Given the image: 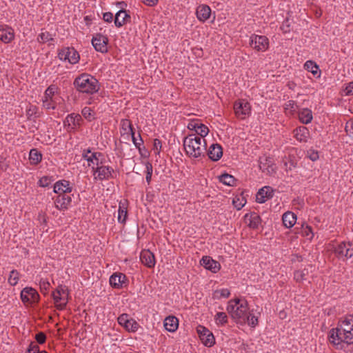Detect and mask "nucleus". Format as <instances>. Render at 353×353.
I'll return each mask as SVG.
<instances>
[{"instance_id":"nucleus-1","label":"nucleus","mask_w":353,"mask_h":353,"mask_svg":"<svg viewBox=\"0 0 353 353\" xmlns=\"http://www.w3.org/2000/svg\"><path fill=\"white\" fill-rule=\"evenodd\" d=\"M329 341L336 349L342 350L345 345L353 343V317L345 318L329 333Z\"/></svg>"},{"instance_id":"nucleus-2","label":"nucleus","mask_w":353,"mask_h":353,"mask_svg":"<svg viewBox=\"0 0 353 353\" xmlns=\"http://www.w3.org/2000/svg\"><path fill=\"white\" fill-rule=\"evenodd\" d=\"M183 147L186 154L190 157H205L206 141L196 134H189L183 140Z\"/></svg>"},{"instance_id":"nucleus-3","label":"nucleus","mask_w":353,"mask_h":353,"mask_svg":"<svg viewBox=\"0 0 353 353\" xmlns=\"http://www.w3.org/2000/svg\"><path fill=\"white\" fill-rule=\"evenodd\" d=\"M227 311L236 323L245 324V316L248 312L246 300L238 298L230 300L227 306Z\"/></svg>"},{"instance_id":"nucleus-4","label":"nucleus","mask_w":353,"mask_h":353,"mask_svg":"<svg viewBox=\"0 0 353 353\" xmlns=\"http://www.w3.org/2000/svg\"><path fill=\"white\" fill-rule=\"evenodd\" d=\"M73 85L79 92L89 94L97 92L99 89L98 80L86 73H83L76 77Z\"/></svg>"},{"instance_id":"nucleus-5","label":"nucleus","mask_w":353,"mask_h":353,"mask_svg":"<svg viewBox=\"0 0 353 353\" xmlns=\"http://www.w3.org/2000/svg\"><path fill=\"white\" fill-rule=\"evenodd\" d=\"M102 163V161H97L95 163L97 166L96 168H92L93 174L95 175L97 174V176H95L94 179L99 181L114 179L116 177V176H114V170L110 166L103 165Z\"/></svg>"},{"instance_id":"nucleus-6","label":"nucleus","mask_w":353,"mask_h":353,"mask_svg":"<svg viewBox=\"0 0 353 353\" xmlns=\"http://www.w3.org/2000/svg\"><path fill=\"white\" fill-rule=\"evenodd\" d=\"M68 288H55L52 292V296L58 310L65 309L69 299Z\"/></svg>"},{"instance_id":"nucleus-7","label":"nucleus","mask_w":353,"mask_h":353,"mask_svg":"<svg viewBox=\"0 0 353 353\" xmlns=\"http://www.w3.org/2000/svg\"><path fill=\"white\" fill-rule=\"evenodd\" d=\"M334 253L339 259H348L353 256V243L350 241L341 242L334 248Z\"/></svg>"},{"instance_id":"nucleus-8","label":"nucleus","mask_w":353,"mask_h":353,"mask_svg":"<svg viewBox=\"0 0 353 353\" xmlns=\"http://www.w3.org/2000/svg\"><path fill=\"white\" fill-rule=\"evenodd\" d=\"M58 57L62 61H68L71 64L77 63L80 56L73 47L63 48L59 51Z\"/></svg>"},{"instance_id":"nucleus-9","label":"nucleus","mask_w":353,"mask_h":353,"mask_svg":"<svg viewBox=\"0 0 353 353\" xmlns=\"http://www.w3.org/2000/svg\"><path fill=\"white\" fill-rule=\"evenodd\" d=\"M121 128L124 134H130L133 143L141 153V145L143 144V140L141 134H139V137H140V143H136L135 130L133 128L131 121L129 119H122L121 121Z\"/></svg>"},{"instance_id":"nucleus-10","label":"nucleus","mask_w":353,"mask_h":353,"mask_svg":"<svg viewBox=\"0 0 353 353\" xmlns=\"http://www.w3.org/2000/svg\"><path fill=\"white\" fill-rule=\"evenodd\" d=\"M250 46L257 51H265L269 46V40L263 35L252 34L250 39Z\"/></svg>"},{"instance_id":"nucleus-11","label":"nucleus","mask_w":353,"mask_h":353,"mask_svg":"<svg viewBox=\"0 0 353 353\" xmlns=\"http://www.w3.org/2000/svg\"><path fill=\"white\" fill-rule=\"evenodd\" d=\"M196 332L199 337L204 345L212 347L215 343V339L212 332L203 325H198Z\"/></svg>"},{"instance_id":"nucleus-12","label":"nucleus","mask_w":353,"mask_h":353,"mask_svg":"<svg viewBox=\"0 0 353 353\" xmlns=\"http://www.w3.org/2000/svg\"><path fill=\"white\" fill-rule=\"evenodd\" d=\"M117 321L128 332H135L139 327V324L132 318H130L129 314L126 313L121 314Z\"/></svg>"},{"instance_id":"nucleus-13","label":"nucleus","mask_w":353,"mask_h":353,"mask_svg":"<svg viewBox=\"0 0 353 353\" xmlns=\"http://www.w3.org/2000/svg\"><path fill=\"white\" fill-rule=\"evenodd\" d=\"M21 299L25 305L36 303L39 300V295L36 288H23L21 291Z\"/></svg>"},{"instance_id":"nucleus-14","label":"nucleus","mask_w":353,"mask_h":353,"mask_svg":"<svg viewBox=\"0 0 353 353\" xmlns=\"http://www.w3.org/2000/svg\"><path fill=\"white\" fill-rule=\"evenodd\" d=\"M82 121L80 114L72 113L66 117L63 121V125L68 132H72L74 131L76 127H80Z\"/></svg>"},{"instance_id":"nucleus-15","label":"nucleus","mask_w":353,"mask_h":353,"mask_svg":"<svg viewBox=\"0 0 353 353\" xmlns=\"http://www.w3.org/2000/svg\"><path fill=\"white\" fill-rule=\"evenodd\" d=\"M234 110L236 116L241 119H243L247 115L250 114L251 106L248 101H245V100H239L235 101L234 104Z\"/></svg>"},{"instance_id":"nucleus-16","label":"nucleus","mask_w":353,"mask_h":353,"mask_svg":"<svg viewBox=\"0 0 353 353\" xmlns=\"http://www.w3.org/2000/svg\"><path fill=\"white\" fill-rule=\"evenodd\" d=\"M108 38L101 33L96 34L92 39V44L94 49L101 53L108 52L107 44Z\"/></svg>"},{"instance_id":"nucleus-17","label":"nucleus","mask_w":353,"mask_h":353,"mask_svg":"<svg viewBox=\"0 0 353 353\" xmlns=\"http://www.w3.org/2000/svg\"><path fill=\"white\" fill-rule=\"evenodd\" d=\"M69 193H61L58 194L55 200V207L59 210H67L72 203V197L68 195Z\"/></svg>"},{"instance_id":"nucleus-18","label":"nucleus","mask_w":353,"mask_h":353,"mask_svg":"<svg viewBox=\"0 0 353 353\" xmlns=\"http://www.w3.org/2000/svg\"><path fill=\"white\" fill-rule=\"evenodd\" d=\"M274 190L270 186H265L259 189L256 195V201L259 203H263L268 199H270L274 196Z\"/></svg>"},{"instance_id":"nucleus-19","label":"nucleus","mask_w":353,"mask_h":353,"mask_svg":"<svg viewBox=\"0 0 353 353\" xmlns=\"http://www.w3.org/2000/svg\"><path fill=\"white\" fill-rule=\"evenodd\" d=\"M205 154L212 161H217L223 156V148L219 143H212L208 150L206 149Z\"/></svg>"},{"instance_id":"nucleus-20","label":"nucleus","mask_w":353,"mask_h":353,"mask_svg":"<svg viewBox=\"0 0 353 353\" xmlns=\"http://www.w3.org/2000/svg\"><path fill=\"white\" fill-rule=\"evenodd\" d=\"M129 11L124 8L120 9L115 14L114 25L117 28H121L127 23L130 22L131 17Z\"/></svg>"},{"instance_id":"nucleus-21","label":"nucleus","mask_w":353,"mask_h":353,"mask_svg":"<svg viewBox=\"0 0 353 353\" xmlns=\"http://www.w3.org/2000/svg\"><path fill=\"white\" fill-rule=\"evenodd\" d=\"M201 265H203L206 270L211 271L212 272H217L220 268V263L214 260L210 256H204L201 260Z\"/></svg>"},{"instance_id":"nucleus-22","label":"nucleus","mask_w":353,"mask_h":353,"mask_svg":"<svg viewBox=\"0 0 353 353\" xmlns=\"http://www.w3.org/2000/svg\"><path fill=\"white\" fill-rule=\"evenodd\" d=\"M140 259L141 263L149 268H153L156 263L154 254L149 250H143L141 251Z\"/></svg>"},{"instance_id":"nucleus-23","label":"nucleus","mask_w":353,"mask_h":353,"mask_svg":"<svg viewBox=\"0 0 353 353\" xmlns=\"http://www.w3.org/2000/svg\"><path fill=\"white\" fill-rule=\"evenodd\" d=\"M188 128L191 130H194L196 133L202 138L207 136L209 132L208 128L205 125L199 123L198 121H192L188 124Z\"/></svg>"},{"instance_id":"nucleus-24","label":"nucleus","mask_w":353,"mask_h":353,"mask_svg":"<svg viewBox=\"0 0 353 353\" xmlns=\"http://www.w3.org/2000/svg\"><path fill=\"white\" fill-rule=\"evenodd\" d=\"M54 193H70L72 191V187L70 185V181L67 180H60L54 185Z\"/></svg>"},{"instance_id":"nucleus-25","label":"nucleus","mask_w":353,"mask_h":353,"mask_svg":"<svg viewBox=\"0 0 353 353\" xmlns=\"http://www.w3.org/2000/svg\"><path fill=\"white\" fill-rule=\"evenodd\" d=\"M196 14L199 21L204 22L210 18L211 9L210 6L207 5H200L196 8Z\"/></svg>"},{"instance_id":"nucleus-26","label":"nucleus","mask_w":353,"mask_h":353,"mask_svg":"<svg viewBox=\"0 0 353 353\" xmlns=\"http://www.w3.org/2000/svg\"><path fill=\"white\" fill-rule=\"evenodd\" d=\"M259 168L263 172L271 174L274 172L272 159L271 157H263L259 159Z\"/></svg>"},{"instance_id":"nucleus-27","label":"nucleus","mask_w":353,"mask_h":353,"mask_svg":"<svg viewBox=\"0 0 353 353\" xmlns=\"http://www.w3.org/2000/svg\"><path fill=\"white\" fill-rule=\"evenodd\" d=\"M296 215L291 211L285 212L282 216L283 225L287 228L293 227L296 222Z\"/></svg>"},{"instance_id":"nucleus-28","label":"nucleus","mask_w":353,"mask_h":353,"mask_svg":"<svg viewBox=\"0 0 353 353\" xmlns=\"http://www.w3.org/2000/svg\"><path fill=\"white\" fill-rule=\"evenodd\" d=\"M294 137L300 142H307L310 134L309 130L305 126H300L294 130Z\"/></svg>"},{"instance_id":"nucleus-29","label":"nucleus","mask_w":353,"mask_h":353,"mask_svg":"<svg viewBox=\"0 0 353 353\" xmlns=\"http://www.w3.org/2000/svg\"><path fill=\"white\" fill-rule=\"evenodd\" d=\"M179 326V321L174 316H169L164 320V327L170 332H175Z\"/></svg>"},{"instance_id":"nucleus-30","label":"nucleus","mask_w":353,"mask_h":353,"mask_svg":"<svg viewBox=\"0 0 353 353\" xmlns=\"http://www.w3.org/2000/svg\"><path fill=\"white\" fill-rule=\"evenodd\" d=\"M14 35L13 30L7 26L6 28H0V40L5 43H8L14 39Z\"/></svg>"},{"instance_id":"nucleus-31","label":"nucleus","mask_w":353,"mask_h":353,"mask_svg":"<svg viewBox=\"0 0 353 353\" xmlns=\"http://www.w3.org/2000/svg\"><path fill=\"white\" fill-rule=\"evenodd\" d=\"M102 156L103 154L101 152H92L90 148L84 150L82 153L83 159L89 162V165H90V163H94V160H95L96 162H99V158Z\"/></svg>"},{"instance_id":"nucleus-32","label":"nucleus","mask_w":353,"mask_h":353,"mask_svg":"<svg viewBox=\"0 0 353 353\" xmlns=\"http://www.w3.org/2000/svg\"><path fill=\"white\" fill-rule=\"evenodd\" d=\"M304 68L310 72L314 77L319 78L321 76V70L319 65L313 61H307L304 64Z\"/></svg>"},{"instance_id":"nucleus-33","label":"nucleus","mask_w":353,"mask_h":353,"mask_svg":"<svg viewBox=\"0 0 353 353\" xmlns=\"http://www.w3.org/2000/svg\"><path fill=\"white\" fill-rule=\"evenodd\" d=\"M299 118L301 123L304 124H308L312 120V112L310 109L304 108L299 112Z\"/></svg>"},{"instance_id":"nucleus-34","label":"nucleus","mask_w":353,"mask_h":353,"mask_svg":"<svg viewBox=\"0 0 353 353\" xmlns=\"http://www.w3.org/2000/svg\"><path fill=\"white\" fill-rule=\"evenodd\" d=\"M248 216H250V222L248 223L249 227L253 229L258 228L261 221L260 216L257 214L256 212H252L250 214H247L245 216V218H248Z\"/></svg>"},{"instance_id":"nucleus-35","label":"nucleus","mask_w":353,"mask_h":353,"mask_svg":"<svg viewBox=\"0 0 353 353\" xmlns=\"http://www.w3.org/2000/svg\"><path fill=\"white\" fill-rule=\"evenodd\" d=\"M29 159L31 164L37 165L41 161L42 154L37 149L33 148L30 151Z\"/></svg>"},{"instance_id":"nucleus-36","label":"nucleus","mask_w":353,"mask_h":353,"mask_svg":"<svg viewBox=\"0 0 353 353\" xmlns=\"http://www.w3.org/2000/svg\"><path fill=\"white\" fill-rule=\"evenodd\" d=\"M283 168L286 172L291 171L293 168L297 167V161L294 157L289 156L288 159L283 160Z\"/></svg>"},{"instance_id":"nucleus-37","label":"nucleus","mask_w":353,"mask_h":353,"mask_svg":"<svg viewBox=\"0 0 353 353\" xmlns=\"http://www.w3.org/2000/svg\"><path fill=\"white\" fill-rule=\"evenodd\" d=\"M219 181L224 185L233 186L235 185L236 179L231 174L224 173L219 176Z\"/></svg>"},{"instance_id":"nucleus-38","label":"nucleus","mask_w":353,"mask_h":353,"mask_svg":"<svg viewBox=\"0 0 353 353\" xmlns=\"http://www.w3.org/2000/svg\"><path fill=\"white\" fill-rule=\"evenodd\" d=\"M128 217V210L123 203H120L118 210V221L125 224Z\"/></svg>"},{"instance_id":"nucleus-39","label":"nucleus","mask_w":353,"mask_h":353,"mask_svg":"<svg viewBox=\"0 0 353 353\" xmlns=\"http://www.w3.org/2000/svg\"><path fill=\"white\" fill-rule=\"evenodd\" d=\"M230 294L228 288H222L221 290H216L213 293L214 299H219L221 298H228Z\"/></svg>"},{"instance_id":"nucleus-40","label":"nucleus","mask_w":353,"mask_h":353,"mask_svg":"<svg viewBox=\"0 0 353 353\" xmlns=\"http://www.w3.org/2000/svg\"><path fill=\"white\" fill-rule=\"evenodd\" d=\"M26 114L28 119H31L30 117L32 116H34L35 118L39 117V108L34 105H30L26 110Z\"/></svg>"},{"instance_id":"nucleus-41","label":"nucleus","mask_w":353,"mask_h":353,"mask_svg":"<svg viewBox=\"0 0 353 353\" xmlns=\"http://www.w3.org/2000/svg\"><path fill=\"white\" fill-rule=\"evenodd\" d=\"M245 321L250 326L254 327L258 324V318L248 312L247 316H245Z\"/></svg>"},{"instance_id":"nucleus-42","label":"nucleus","mask_w":353,"mask_h":353,"mask_svg":"<svg viewBox=\"0 0 353 353\" xmlns=\"http://www.w3.org/2000/svg\"><path fill=\"white\" fill-rule=\"evenodd\" d=\"M57 88L55 85H50L45 91L43 99H53V96Z\"/></svg>"},{"instance_id":"nucleus-43","label":"nucleus","mask_w":353,"mask_h":353,"mask_svg":"<svg viewBox=\"0 0 353 353\" xmlns=\"http://www.w3.org/2000/svg\"><path fill=\"white\" fill-rule=\"evenodd\" d=\"M19 272L17 270H12L10 273L8 282L10 285L14 286L17 284L19 281Z\"/></svg>"},{"instance_id":"nucleus-44","label":"nucleus","mask_w":353,"mask_h":353,"mask_svg":"<svg viewBox=\"0 0 353 353\" xmlns=\"http://www.w3.org/2000/svg\"><path fill=\"white\" fill-rule=\"evenodd\" d=\"M215 320L218 324L224 325L228 322V316L225 312H217L215 316Z\"/></svg>"},{"instance_id":"nucleus-45","label":"nucleus","mask_w":353,"mask_h":353,"mask_svg":"<svg viewBox=\"0 0 353 353\" xmlns=\"http://www.w3.org/2000/svg\"><path fill=\"white\" fill-rule=\"evenodd\" d=\"M118 287H126L128 285V279L125 274L121 272H118Z\"/></svg>"},{"instance_id":"nucleus-46","label":"nucleus","mask_w":353,"mask_h":353,"mask_svg":"<svg viewBox=\"0 0 353 353\" xmlns=\"http://www.w3.org/2000/svg\"><path fill=\"white\" fill-rule=\"evenodd\" d=\"M37 40L40 43H46L48 41L53 40L52 35L48 32H41L39 34Z\"/></svg>"},{"instance_id":"nucleus-47","label":"nucleus","mask_w":353,"mask_h":353,"mask_svg":"<svg viewBox=\"0 0 353 353\" xmlns=\"http://www.w3.org/2000/svg\"><path fill=\"white\" fill-rule=\"evenodd\" d=\"M43 106L47 110H54L56 103L53 99H42Z\"/></svg>"},{"instance_id":"nucleus-48","label":"nucleus","mask_w":353,"mask_h":353,"mask_svg":"<svg viewBox=\"0 0 353 353\" xmlns=\"http://www.w3.org/2000/svg\"><path fill=\"white\" fill-rule=\"evenodd\" d=\"M54 181L52 176H44L39 181V185L41 187H48Z\"/></svg>"},{"instance_id":"nucleus-49","label":"nucleus","mask_w":353,"mask_h":353,"mask_svg":"<svg viewBox=\"0 0 353 353\" xmlns=\"http://www.w3.org/2000/svg\"><path fill=\"white\" fill-rule=\"evenodd\" d=\"M291 23L290 22V20L288 18H286L283 22L282 23V25L280 27L281 30L283 32V33L286 34L290 32L291 30Z\"/></svg>"},{"instance_id":"nucleus-50","label":"nucleus","mask_w":353,"mask_h":353,"mask_svg":"<svg viewBox=\"0 0 353 353\" xmlns=\"http://www.w3.org/2000/svg\"><path fill=\"white\" fill-rule=\"evenodd\" d=\"M82 115L84 117L85 119L91 121L94 119L93 114H92V110L90 108L85 107L82 109L81 111Z\"/></svg>"},{"instance_id":"nucleus-51","label":"nucleus","mask_w":353,"mask_h":353,"mask_svg":"<svg viewBox=\"0 0 353 353\" xmlns=\"http://www.w3.org/2000/svg\"><path fill=\"white\" fill-rule=\"evenodd\" d=\"M307 157H308L312 161H315L319 157V152L313 149H310L307 151Z\"/></svg>"},{"instance_id":"nucleus-52","label":"nucleus","mask_w":353,"mask_h":353,"mask_svg":"<svg viewBox=\"0 0 353 353\" xmlns=\"http://www.w3.org/2000/svg\"><path fill=\"white\" fill-rule=\"evenodd\" d=\"M161 147H162L161 141L159 139H154L152 149L155 152L156 154H159L160 151L161 150Z\"/></svg>"},{"instance_id":"nucleus-53","label":"nucleus","mask_w":353,"mask_h":353,"mask_svg":"<svg viewBox=\"0 0 353 353\" xmlns=\"http://www.w3.org/2000/svg\"><path fill=\"white\" fill-rule=\"evenodd\" d=\"M40 352L38 345L31 342L26 353H38Z\"/></svg>"},{"instance_id":"nucleus-54","label":"nucleus","mask_w":353,"mask_h":353,"mask_svg":"<svg viewBox=\"0 0 353 353\" xmlns=\"http://www.w3.org/2000/svg\"><path fill=\"white\" fill-rule=\"evenodd\" d=\"M34 339L38 343L43 344L46 342V335L44 332H40L35 335Z\"/></svg>"},{"instance_id":"nucleus-55","label":"nucleus","mask_w":353,"mask_h":353,"mask_svg":"<svg viewBox=\"0 0 353 353\" xmlns=\"http://www.w3.org/2000/svg\"><path fill=\"white\" fill-rule=\"evenodd\" d=\"M118 272L114 273L110 276L109 283L111 287H118Z\"/></svg>"},{"instance_id":"nucleus-56","label":"nucleus","mask_w":353,"mask_h":353,"mask_svg":"<svg viewBox=\"0 0 353 353\" xmlns=\"http://www.w3.org/2000/svg\"><path fill=\"white\" fill-rule=\"evenodd\" d=\"M344 95H353V81L350 82L348 85L343 90Z\"/></svg>"},{"instance_id":"nucleus-57","label":"nucleus","mask_w":353,"mask_h":353,"mask_svg":"<svg viewBox=\"0 0 353 353\" xmlns=\"http://www.w3.org/2000/svg\"><path fill=\"white\" fill-rule=\"evenodd\" d=\"M103 19L105 22L111 23L113 20V14L110 12H104L103 14Z\"/></svg>"},{"instance_id":"nucleus-58","label":"nucleus","mask_w":353,"mask_h":353,"mask_svg":"<svg viewBox=\"0 0 353 353\" xmlns=\"http://www.w3.org/2000/svg\"><path fill=\"white\" fill-rule=\"evenodd\" d=\"M310 234L313 236L312 228L311 226L307 225L305 228L303 229V235L308 236Z\"/></svg>"},{"instance_id":"nucleus-59","label":"nucleus","mask_w":353,"mask_h":353,"mask_svg":"<svg viewBox=\"0 0 353 353\" xmlns=\"http://www.w3.org/2000/svg\"><path fill=\"white\" fill-rule=\"evenodd\" d=\"M159 0H142V1L148 6H154L158 3Z\"/></svg>"},{"instance_id":"nucleus-60","label":"nucleus","mask_w":353,"mask_h":353,"mask_svg":"<svg viewBox=\"0 0 353 353\" xmlns=\"http://www.w3.org/2000/svg\"><path fill=\"white\" fill-rule=\"evenodd\" d=\"M345 130L347 132H350V134H353V121L350 123H347L345 126Z\"/></svg>"},{"instance_id":"nucleus-61","label":"nucleus","mask_w":353,"mask_h":353,"mask_svg":"<svg viewBox=\"0 0 353 353\" xmlns=\"http://www.w3.org/2000/svg\"><path fill=\"white\" fill-rule=\"evenodd\" d=\"M145 168H146V173L152 174V165L150 162H147L145 163Z\"/></svg>"},{"instance_id":"nucleus-62","label":"nucleus","mask_w":353,"mask_h":353,"mask_svg":"<svg viewBox=\"0 0 353 353\" xmlns=\"http://www.w3.org/2000/svg\"><path fill=\"white\" fill-rule=\"evenodd\" d=\"M279 316L281 319H284L287 316V314L284 310H281L279 313Z\"/></svg>"},{"instance_id":"nucleus-63","label":"nucleus","mask_w":353,"mask_h":353,"mask_svg":"<svg viewBox=\"0 0 353 353\" xmlns=\"http://www.w3.org/2000/svg\"><path fill=\"white\" fill-rule=\"evenodd\" d=\"M152 174H149V173H146V176H145V179H146V181L147 183L149 184L151 181V179H152Z\"/></svg>"},{"instance_id":"nucleus-64","label":"nucleus","mask_w":353,"mask_h":353,"mask_svg":"<svg viewBox=\"0 0 353 353\" xmlns=\"http://www.w3.org/2000/svg\"><path fill=\"white\" fill-rule=\"evenodd\" d=\"M294 257H295L296 259H292V261H299V262H301V261H303V257H302V256H300V255H296V256H294Z\"/></svg>"}]
</instances>
